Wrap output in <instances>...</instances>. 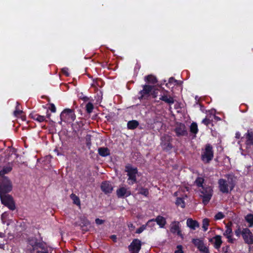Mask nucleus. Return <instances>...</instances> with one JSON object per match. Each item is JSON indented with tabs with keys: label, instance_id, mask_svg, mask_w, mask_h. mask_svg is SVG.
<instances>
[{
	"label": "nucleus",
	"instance_id": "obj_41",
	"mask_svg": "<svg viewBox=\"0 0 253 253\" xmlns=\"http://www.w3.org/2000/svg\"><path fill=\"white\" fill-rule=\"evenodd\" d=\"M8 216V213L6 212H3L1 215V219L2 222L4 223L5 222L6 219Z\"/></svg>",
	"mask_w": 253,
	"mask_h": 253
},
{
	"label": "nucleus",
	"instance_id": "obj_1",
	"mask_svg": "<svg viewBox=\"0 0 253 253\" xmlns=\"http://www.w3.org/2000/svg\"><path fill=\"white\" fill-rule=\"evenodd\" d=\"M27 249L30 253H49L51 251L46 243L38 241L36 238L28 240Z\"/></svg>",
	"mask_w": 253,
	"mask_h": 253
},
{
	"label": "nucleus",
	"instance_id": "obj_46",
	"mask_svg": "<svg viewBox=\"0 0 253 253\" xmlns=\"http://www.w3.org/2000/svg\"><path fill=\"white\" fill-rule=\"evenodd\" d=\"M104 220L100 219L99 218H96L95 219V223L98 225L102 224L104 223Z\"/></svg>",
	"mask_w": 253,
	"mask_h": 253
},
{
	"label": "nucleus",
	"instance_id": "obj_9",
	"mask_svg": "<svg viewBox=\"0 0 253 253\" xmlns=\"http://www.w3.org/2000/svg\"><path fill=\"white\" fill-rule=\"evenodd\" d=\"M154 89L153 86L149 85H144L143 89L139 91L140 99L147 98L150 95V93Z\"/></svg>",
	"mask_w": 253,
	"mask_h": 253
},
{
	"label": "nucleus",
	"instance_id": "obj_18",
	"mask_svg": "<svg viewBox=\"0 0 253 253\" xmlns=\"http://www.w3.org/2000/svg\"><path fill=\"white\" fill-rule=\"evenodd\" d=\"M101 190L105 193H111L113 190V186L109 182H104L101 186Z\"/></svg>",
	"mask_w": 253,
	"mask_h": 253
},
{
	"label": "nucleus",
	"instance_id": "obj_2",
	"mask_svg": "<svg viewBox=\"0 0 253 253\" xmlns=\"http://www.w3.org/2000/svg\"><path fill=\"white\" fill-rule=\"evenodd\" d=\"M225 177L226 179L220 178L218 180V188L221 192L227 194L233 189L235 182L233 175L226 174Z\"/></svg>",
	"mask_w": 253,
	"mask_h": 253
},
{
	"label": "nucleus",
	"instance_id": "obj_4",
	"mask_svg": "<svg viewBox=\"0 0 253 253\" xmlns=\"http://www.w3.org/2000/svg\"><path fill=\"white\" fill-rule=\"evenodd\" d=\"M12 184L6 176L0 177V195L6 194L12 190Z\"/></svg>",
	"mask_w": 253,
	"mask_h": 253
},
{
	"label": "nucleus",
	"instance_id": "obj_14",
	"mask_svg": "<svg viewBox=\"0 0 253 253\" xmlns=\"http://www.w3.org/2000/svg\"><path fill=\"white\" fill-rule=\"evenodd\" d=\"M117 195L119 198L128 197L130 195L131 192L128 188L122 187L117 190Z\"/></svg>",
	"mask_w": 253,
	"mask_h": 253
},
{
	"label": "nucleus",
	"instance_id": "obj_22",
	"mask_svg": "<svg viewBox=\"0 0 253 253\" xmlns=\"http://www.w3.org/2000/svg\"><path fill=\"white\" fill-rule=\"evenodd\" d=\"M30 116L33 120H36L40 123L43 122L45 121V117L44 116L40 115L39 114L35 113H31Z\"/></svg>",
	"mask_w": 253,
	"mask_h": 253
},
{
	"label": "nucleus",
	"instance_id": "obj_25",
	"mask_svg": "<svg viewBox=\"0 0 253 253\" xmlns=\"http://www.w3.org/2000/svg\"><path fill=\"white\" fill-rule=\"evenodd\" d=\"M139 125V123L136 120H132L128 122L127 124V128L129 129H134Z\"/></svg>",
	"mask_w": 253,
	"mask_h": 253
},
{
	"label": "nucleus",
	"instance_id": "obj_28",
	"mask_svg": "<svg viewBox=\"0 0 253 253\" xmlns=\"http://www.w3.org/2000/svg\"><path fill=\"white\" fill-rule=\"evenodd\" d=\"M246 221L249 223V226L251 227L253 226V214H248L245 217Z\"/></svg>",
	"mask_w": 253,
	"mask_h": 253
},
{
	"label": "nucleus",
	"instance_id": "obj_10",
	"mask_svg": "<svg viewBox=\"0 0 253 253\" xmlns=\"http://www.w3.org/2000/svg\"><path fill=\"white\" fill-rule=\"evenodd\" d=\"M141 242L137 239H134L128 246L129 251L131 253H138L141 249Z\"/></svg>",
	"mask_w": 253,
	"mask_h": 253
},
{
	"label": "nucleus",
	"instance_id": "obj_8",
	"mask_svg": "<svg viewBox=\"0 0 253 253\" xmlns=\"http://www.w3.org/2000/svg\"><path fill=\"white\" fill-rule=\"evenodd\" d=\"M60 117L63 121L68 123L73 122L76 119L74 110L70 109H64L62 112Z\"/></svg>",
	"mask_w": 253,
	"mask_h": 253
},
{
	"label": "nucleus",
	"instance_id": "obj_40",
	"mask_svg": "<svg viewBox=\"0 0 253 253\" xmlns=\"http://www.w3.org/2000/svg\"><path fill=\"white\" fill-rule=\"evenodd\" d=\"M224 215L221 212H218L214 216V218L216 220H219L222 219L224 217Z\"/></svg>",
	"mask_w": 253,
	"mask_h": 253
},
{
	"label": "nucleus",
	"instance_id": "obj_15",
	"mask_svg": "<svg viewBox=\"0 0 253 253\" xmlns=\"http://www.w3.org/2000/svg\"><path fill=\"white\" fill-rule=\"evenodd\" d=\"M160 99L169 104H172L174 102V99L168 95V91L166 90L160 95Z\"/></svg>",
	"mask_w": 253,
	"mask_h": 253
},
{
	"label": "nucleus",
	"instance_id": "obj_24",
	"mask_svg": "<svg viewBox=\"0 0 253 253\" xmlns=\"http://www.w3.org/2000/svg\"><path fill=\"white\" fill-rule=\"evenodd\" d=\"M99 154L102 157H106L110 155V151L106 147H100L98 150Z\"/></svg>",
	"mask_w": 253,
	"mask_h": 253
},
{
	"label": "nucleus",
	"instance_id": "obj_42",
	"mask_svg": "<svg viewBox=\"0 0 253 253\" xmlns=\"http://www.w3.org/2000/svg\"><path fill=\"white\" fill-rule=\"evenodd\" d=\"M211 123V120H210L209 118H205L202 121V123L205 124L206 126H208L209 124H210Z\"/></svg>",
	"mask_w": 253,
	"mask_h": 253
},
{
	"label": "nucleus",
	"instance_id": "obj_44",
	"mask_svg": "<svg viewBox=\"0 0 253 253\" xmlns=\"http://www.w3.org/2000/svg\"><path fill=\"white\" fill-rule=\"evenodd\" d=\"M62 73L65 75L66 76H69V73L68 72V69L67 68H64L62 69Z\"/></svg>",
	"mask_w": 253,
	"mask_h": 253
},
{
	"label": "nucleus",
	"instance_id": "obj_16",
	"mask_svg": "<svg viewBox=\"0 0 253 253\" xmlns=\"http://www.w3.org/2000/svg\"><path fill=\"white\" fill-rule=\"evenodd\" d=\"M175 131L178 136H184L187 134L185 125L181 124L176 126Z\"/></svg>",
	"mask_w": 253,
	"mask_h": 253
},
{
	"label": "nucleus",
	"instance_id": "obj_29",
	"mask_svg": "<svg viewBox=\"0 0 253 253\" xmlns=\"http://www.w3.org/2000/svg\"><path fill=\"white\" fill-rule=\"evenodd\" d=\"M210 220L208 218H204L202 221V228L204 231H207L209 226Z\"/></svg>",
	"mask_w": 253,
	"mask_h": 253
},
{
	"label": "nucleus",
	"instance_id": "obj_6",
	"mask_svg": "<svg viewBox=\"0 0 253 253\" xmlns=\"http://www.w3.org/2000/svg\"><path fill=\"white\" fill-rule=\"evenodd\" d=\"M126 171L127 172L128 179L127 182L129 185H132L136 182V175L137 174V169L136 168H133L130 166L126 167Z\"/></svg>",
	"mask_w": 253,
	"mask_h": 253
},
{
	"label": "nucleus",
	"instance_id": "obj_21",
	"mask_svg": "<svg viewBox=\"0 0 253 253\" xmlns=\"http://www.w3.org/2000/svg\"><path fill=\"white\" fill-rule=\"evenodd\" d=\"M162 140L163 141L162 145L163 149L169 150L172 147L171 145L169 142V137H163L162 138Z\"/></svg>",
	"mask_w": 253,
	"mask_h": 253
},
{
	"label": "nucleus",
	"instance_id": "obj_48",
	"mask_svg": "<svg viewBox=\"0 0 253 253\" xmlns=\"http://www.w3.org/2000/svg\"><path fill=\"white\" fill-rule=\"evenodd\" d=\"M111 239L113 240L114 242L117 241V236L115 235H112L111 236Z\"/></svg>",
	"mask_w": 253,
	"mask_h": 253
},
{
	"label": "nucleus",
	"instance_id": "obj_53",
	"mask_svg": "<svg viewBox=\"0 0 253 253\" xmlns=\"http://www.w3.org/2000/svg\"><path fill=\"white\" fill-rule=\"evenodd\" d=\"M49 117H50V114H48L47 115V118H49Z\"/></svg>",
	"mask_w": 253,
	"mask_h": 253
},
{
	"label": "nucleus",
	"instance_id": "obj_50",
	"mask_svg": "<svg viewBox=\"0 0 253 253\" xmlns=\"http://www.w3.org/2000/svg\"><path fill=\"white\" fill-rule=\"evenodd\" d=\"M240 136H241V134L239 132H237L236 133V136H235V137L237 138H239L240 137Z\"/></svg>",
	"mask_w": 253,
	"mask_h": 253
},
{
	"label": "nucleus",
	"instance_id": "obj_20",
	"mask_svg": "<svg viewBox=\"0 0 253 253\" xmlns=\"http://www.w3.org/2000/svg\"><path fill=\"white\" fill-rule=\"evenodd\" d=\"M170 231L172 233H177V235H180L179 228V222L178 221H173L171 224Z\"/></svg>",
	"mask_w": 253,
	"mask_h": 253
},
{
	"label": "nucleus",
	"instance_id": "obj_54",
	"mask_svg": "<svg viewBox=\"0 0 253 253\" xmlns=\"http://www.w3.org/2000/svg\"><path fill=\"white\" fill-rule=\"evenodd\" d=\"M156 97V95L155 94V93H154V97Z\"/></svg>",
	"mask_w": 253,
	"mask_h": 253
},
{
	"label": "nucleus",
	"instance_id": "obj_17",
	"mask_svg": "<svg viewBox=\"0 0 253 253\" xmlns=\"http://www.w3.org/2000/svg\"><path fill=\"white\" fill-rule=\"evenodd\" d=\"M12 169V164L8 163V164L0 167V177L4 176V175L8 173Z\"/></svg>",
	"mask_w": 253,
	"mask_h": 253
},
{
	"label": "nucleus",
	"instance_id": "obj_30",
	"mask_svg": "<svg viewBox=\"0 0 253 253\" xmlns=\"http://www.w3.org/2000/svg\"><path fill=\"white\" fill-rule=\"evenodd\" d=\"M70 198L73 200L74 204L80 206L81 203L79 198L74 194H72L70 195Z\"/></svg>",
	"mask_w": 253,
	"mask_h": 253
},
{
	"label": "nucleus",
	"instance_id": "obj_23",
	"mask_svg": "<svg viewBox=\"0 0 253 253\" xmlns=\"http://www.w3.org/2000/svg\"><path fill=\"white\" fill-rule=\"evenodd\" d=\"M154 221L157 222V224L160 226V227L163 228L164 227L166 223V219L161 216H158L155 219H153Z\"/></svg>",
	"mask_w": 253,
	"mask_h": 253
},
{
	"label": "nucleus",
	"instance_id": "obj_34",
	"mask_svg": "<svg viewBox=\"0 0 253 253\" xmlns=\"http://www.w3.org/2000/svg\"><path fill=\"white\" fill-rule=\"evenodd\" d=\"M198 249L201 251V252L203 253H209V250L206 247V246L204 245V243L202 244L198 248Z\"/></svg>",
	"mask_w": 253,
	"mask_h": 253
},
{
	"label": "nucleus",
	"instance_id": "obj_36",
	"mask_svg": "<svg viewBox=\"0 0 253 253\" xmlns=\"http://www.w3.org/2000/svg\"><path fill=\"white\" fill-rule=\"evenodd\" d=\"M204 182V179L202 177H198L195 180V183L198 187H201L202 188V187H204L203 185V183Z\"/></svg>",
	"mask_w": 253,
	"mask_h": 253
},
{
	"label": "nucleus",
	"instance_id": "obj_3",
	"mask_svg": "<svg viewBox=\"0 0 253 253\" xmlns=\"http://www.w3.org/2000/svg\"><path fill=\"white\" fill-rule=\"evenodd\" d=\"M213 190L211 187L206 186L200 189V197L202 198L203 203L206 205L209 203L211 198Z\"/></svg>",
	"mask_w": 253,
	"mask_h": 253
},
{
	"label": "nucleus",
	"instance_id": "obj_33",
	"mask_svg": "<svg viewBox=\"0 0 253 253\" xmlns=\"http://www.w3.org/2000/svg\"><path fill=\"white\" fill-rule=\"evenodd\" d=\"M16 104L15 110L14 111V115L16 117H18L23 113V111L20 109L19 103L18 102L16 103Z\"/></svg>",
	"mask_w": 253,
	"mask_h": 253
},
{
	"label": "nucleus",
	"instance_id": "obj_32",
	"mask_svg": "<svg viewBox=\"0 0 253 253\" xmlns=\"http://www.w3.org/2000/svg\"><path fill=\"white\" fill-rule=\"evenodd\" d=\"M198 131V126L196 123H192L190 126V131L194 134H196Z\"/></svg>",
	"mask_w": 253,
	"mask_h": 253
},
{
	"label": "nucleus",
	"instance_id": "obj_43",
	"mask_svg": "<svg viewBox=\"0 0 253 253\" xmlns=\"http://www.w3.org/2000/svg\"><path fill=\"white\" fill-rule=\"evenodd\" d=\"M174 253H183L182 247L181 245H178L177 247V250L175 251Z\"/></svg>",
	"mask_w": 253,
	"mask_h": 253
},
{
	"label": "nucleus",
	"instance_id": "obj_39",
	"mask_svg": "<svg viewBox=\"0 0 253 253\" xmlns=\"http://www.w3.org/2000/svg\"><path fill=\"white\" fill-rule=\"evenodd\" d=\"M139 193L141 195L147 196L149 194L148 190L146 188H141L140 189Z\"/></svg>",
	"mask_w": 253,
	"mask_h": 253
},
{
	"label": "nucleus",
	"instance_id": "obj_7",
	"mask_svg": "<svg viewBox=\"0 0 253 253\" xmlns=\"http://www.w3.org/2000/svg\"><path fill=\"white\" fill-rule=\"evenodd\" d=\"M1 203L11 210H14L15 206L12 197L9 194H2L0 195Z\"/></svg>",
	"mask_w": 253,
	"mask_h": 253
},
{
	"label": "nucleus",
	"instance_id": "obj_37",
	"mask_svg": "<svg viewBox=\"0 0 253 253\" xmlns=\"http://www.w3.org/2000/svg\"><path fill=\"white\" fill-rule=\"evenodd\" d=\"M85 108L86 112L88 113H90L93 109V105L91 103L89 102L86 105Z\"/></svg>",
	"mask_w": 253,
	"mask_h": 253
},
{
	"label": "nucleus",
	"instance_id": "obj_13",
	"mask_svg": "<svg viewBox=\"0 0 253 253\" xmlns=\"http://www.w3.org/2000/svg\"><path fill=\"white\" fill-rule=\"evenodd\" d=\"M245 136L246 139V148L248 149L253 145V131L248 130Z\"/></svg>",
	"mask_w": 253,
	"mask_h": 253
},
{
	"label": "nucleus",
	"instance_id": "obj_45",
	"mask_svg": "<svg viewBox=\"0 0 253 253\" xmlns=\"http://www.w3.org/2000/svg\"><path fill=\"white\" fill-rule=\"evenodd\" d=\"M235 233L237 237H240V235L242 234V231L241 230L240 228H239L235 230Z\"/></svg>",
	"mask_w": 253,
	"mask_h": 253
},
{
	"label": "nucleus",
	"instance_id": "obj_47",
	"mask_svg": "<svg viewBox=\"0 0 253 253\" xmlns=\"http://www.w3.org/2000/svg\"><path fill=\"white\" fill-rule=\"evenodd\" d=\"M50 110L52 112H53V113L55 112L56 108H55V106L53 104H52L51 105Z\"/></svg>",
	"mask_w": 253,
	"mask_h": 253
},
{
	"label": "nucleus",
	"instance_id": "obj_5",
	"mask_svg": "<svg viewBox=\"0 0 253 253\" xmlns=\"http://www.w3.org/2000/svg\"><path fill=\"white\" fill-rule=\"evenodd\" d=\"M213 157L212 147L210 144H207L201 155L202 160L205 163H209Z\"/></svg>",
	"mask_w": 253,
	"mask_h": 253
},
{
	"label": "nucleus",
	"instance_id": "obj_27",
	"mask_svg": "<svg viewBox=\"0 0 253 253\" xmlns=\"http://www.w3.org/2000/svg\"><path fill=\"white\" fill-rule=\"evenodd\" d=\"M213 239L214 240V247L216 249L219 248L222 243L221 236L216 235L213 238Z\"/></svg>",
	"mask_w": 253,
	"mask_h": 253
},
{
	"label": "nucleus",
	"instance_id": "obj_38",
	"mask_svg": "<svg viewBox=\"0 0 253 253\" xmlns=\"http://www.w3.org/2000/svg\"><path fill=\"white\" fill-rule=\"evenodd\" d=\"M192 243L194 244L195 246L198 248L201 245H202V244L203 243V242L202 240L199 239H194L192 240Z\"/></svg>",
	"mask_w": 253,
	"mask_h": 253
},
{
	"label": "nucleus",
	"instance_id": "obj_51",
	"mask_svg": "<svg viewBox=\"0 0 253 253\" xmlns=\"http://www.w3.org/2000/svg\"><path fill=\"white\" fill-rule=\"evenodd\" d=\"M173 81L175 82V81L174 80V79L173 78H169V83H172Z\"/></svg>",
	"mask_w": 253,
	"mask_h": 253
},
{
	"label": "nucleus",
	"instance_id": "obj_26",
	"mask_svg": "<svg viewBox=\"0 0 253 253\" xmlns=\"http://www.w3.org/2000/svg\"><path fill=\"white\" fill-rule=\"evenodd\" d=\"M145 81L149 84H154L157 82V79L155 76L150 75L145 77Z\"/></svg>",
	"mask_w": 253,
	"mask_h": 253
},
{
	"label": "nucleus",
	"instance_id": "obj_12",
	"mask_svg": "<svg viewBox=\"0 0 253 253\" xmlns=\"http://www.w3.org/2000/svg\"><path fill=\"white\" fill-rule=\"evenodd\" d=\"M223 235L227 239L229 243H234L235 241V239L233 237L232 229L230 225H227L226 226V230L223 233Z\"/></svg>",
	"mask_w": 253,
	"mask_h": 253
},
{
	"label": "nucleus",
	"instance_id": "obj_19",
	"mask_svg": "<svg viewBox=\"0 0 253 253\" xmlns=\"http://www.w3.org/2000/svg\"><path fill=\"white\" fill-rule=\"evenodd\" d=\"M187 226L192 230H195L199 227L200 225L198 221L193 220L192 218H188L186 221Z\"/></svg>",
	"mask_w": 253,
	"mask_h": 253
},
{
	"label": "nucleus",
	"instance_id": "obj_11",
	"mask_svg": "<svg viewBox=\"0 0 253 253\" xmlns=\"http://www.w3.org/2000/svg\"><path fill=\"white\" fill-rule=\"evenodd\" d=\"M242 235L245 243L250 245L253 244V236L250 229L247 228L243 229L242 231Z\"/></svg>",
	"mask_w": 253,
	"mask_h": 253
},
{
	"label": "nucleus",
	"instance_id": "obj_52",
	"mask_svg": "<svg viewBox=\"0 0 253 253\" xmlns=\"http://www.w3.org/2000/svg\"><path fill=\"white\" fill-rule=\"evenodd\" d=\"M4 246V244H0V248H3Z\"/></svg>",
	"mask_w": 253,
	"mask_h": 253
},
{
	"label": "nucleus",
	"instance_id": "obj_31",
	"mask_svg": "<svg viewBox=\"0 0 253 253\" xmlns=\"http://www.w3.org/2000/svg\"><path fill=\"white\" fill-rule=\"evenodd\" d=\"M154 220L153 219H151V220H149L146 224L145 225H142L140 228H139L138 229H137L136 231V233H137V234H140L141 233H142L144 230L146 229V226L147 225H148L150 222L153 221Z\"/></svg>",
	"mask_w": 253,
	"mask_h": 253
},
{
	"label": "nucleus",
	"instance_id": "obj_49",
	"mask_svg": "<svg viewBox=\"0 0 253 253\" xmlns=\"http://www.w3.org/2000/svg\"><path fill=\"white\" fill-rule=\"evenodd\" d=\"M128 226L130 230H132L134 228V226L131 223L128 224Z\"/></svg>",
	"mask_w": 253,
	"mask_h": 253
},
{
	"label": "nucleus",
	"instance_id": "obj_35",
	"mask_svg": "<svg viewBox=\"0 0 253 253\" xmlns=\"http://www.w3.org/2000/svg\"><path fill=\"white\" fill-rule=\"evenodd\" d=\"M176 204L182 208L185 207V203L182 198H178L176 201Z\"/></svg>",
	"mask_w": 253,
	"mask_h": 253
}]
</instances>
